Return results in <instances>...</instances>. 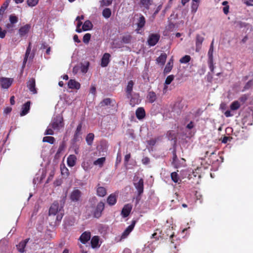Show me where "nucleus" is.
<instances>
[{"instance_id": "obj_1", "label": "nucleus", "mask_w": 253, "mask_h": 253, "mask_svg": "<svg viewBox=\"0 0 253 253\" xmlns=\"http://www.w3.org/2000/svg\"><path fill=\"white\" fill-rule=\"evenodd\" d=\"M64 123L63 116L58 114L54 115L51 120L48 126H47L44 134L45 135L54 134V130L56 132H61L64 128Z\"/></svg>"}, {"instance_id": "obj_2", "label": "nucleus", "mask_w": 253, "mask_h": 253, "mask_svg": "<svg viewBox=\"0 0 253 253\" xmlns=\"http://www.w3.org/2000/svg\"><path fill=\"white\" fill-rule=\"evenodd\" d=\"M133 181V185L137 192L136 197L133 199V202H135V205L136 206L139 203L141 199V195L144 192V180L142 178L135 176Z\"/></svg>"}, {"instance_id": "obj_3", "label": "nucleus", "mask_w": 253, "mask_h": 253, "mask_svg": "<svg viewBox=\"0 0 253 253\" xmlns=\"http://www.w3.org/2000/svg\"><path fill=\"white\" fill-rule=\"evenodd\" d=\"M49 214L54 215L57 214L56 219L57 220L60 221L64 214L63 206H59L57 202H54L49 208Z\"/></svg>"}, {"instance_id": "obj_4", "label": "nucleus", "mask_w": 253, "mask_h": 253, "mask_svg": "<svg viewBox=\"0 0 253 253\" xmlns=\"http://www.w3.org/2000/svg\"><path fill=\"white\" fill-rule=\"evenodd\" d=\"M146 24L145 18L142 14H139V17L137 19L136 25L137 28L135 31L137 34H141L143 32L142 29L144 27Z\"/></svg>"}, {"instance_id": "obj_5", "label": "nucleus", "mask_w": 253, "mask_h": 253, "mask_svg": "<svg viewBox=\"0 0 253 253\" xmlns=\"http://www.w3.org/2000/svg\"><path fill=\"white\" fill-rule=\"evenodd\" d=\"M82 195V192L78 189L75 188L70 194V199L72 202H79Z\"/></svg>"}, {"instance_id": "obj_6", "label": "nucleus", "mask_w": 253, "mask_h": 253, "mask_svg": "<svg viewBox=\"0 0 253 253\" xmlns=\"http://www.w3.org/2000/svg\"><path fill=\"white\" fill-rule=\"evenodd\" d=\"M160 36L157 34H152L149 35L147 42L149 45H155L160 40Z\"/></svg>"}, {"instance_id": "obj_7", "label": "nucleus", "mask_w": 253, "mask_h": 253, "mask_svg": "<svg viewBox=\"0 0 253 253\" xmlns=\"http://www.w3.org/2000/svg\"><path fill=\"white\" fill-rule=\"evenodd\" d=\"M104 209V203L100 202L97 205V206L94 210L93 212L94 216L96 218H99L101 215L102 211Z\"/></svg>"}, {"instance_id": "obj_8", "label": "nucleus", "mask_w": 253, "mask_h": 253, "mask_svg": "<svg viewBox=\"0 0 253 253\" xmlns=\"http://www.w3.org/2000/svg\"><path fill=\"white\" fill-rule=\"evenodd\" d=\"M13 82V79L8 78H1L0 83L2 88L7 89L10 87Z\"/></svg>"}, {"instance_id": "obj_9", "label": "nucleus", "mask_w": 253, "mask_h": 253, "mask_svg": "<svg viewBox=\"0 0 253 253\" xmlns=\"http://www.w3.org/2000/svg\"><path fill=\"white\" fill-rule=\"evenodd\" d=\"M35 86V80L33 78L30 79L27 83V87L30 91L33 94H36L37 92Z\"/></svg>"}, {"instance_id": "obj_10", "label": "nucleus", "mask_w": 253, "mask_h": 253, "mask_svg": "<svg viewBox=\"0 0 253 253\" xmlns=\"http://www.w3.org/2000/svg\"><path fill=\"white\" fill-rule=\"evenodd\" d=\"M204 40V38L199 34H197L196 37V51H199L201 49L202 43Z\"/></svg>"}, {"instance_id": "obj_11", "label": "nucleus", "mask_w": 253, "mask_h": 253, "mask_svg": "<svg viewBox=\"0 0 253 253\" xmlns=\"http://www.w3.org/2000/svg\"><path fill=\"white\" fill-rule=\"evenodd\" d=\"M136 118L139 120H142L145 117L146 113L143 107L138 108L135 112Z\"/></svg>"}, {"instance_id": "obj_12", "label": "nucleus", "mask_w": 253, "mask_h": 253, "mask_svg": "<svg viewBox=\"0 0 253 253\" xmlns=\"http://www.w3.org/2000/svg\"><path fill=\"white\" fill-rule=\"evenodd\" d=\"M29 239H26L19 243L18 245L16 246L18 251L20 253H24L26 251L25 249L26 244L28 242Z\"/></svg>"}, {"instance_id": "obj_13", "label": "nucleus", "mask_w": 253, "mask_h": 253, "mask_svg": "<svg viewBox=\"0 0 253 253\" xmlns=\"http://www.w3.org/2000/svg\"><path fill=\"white\" fill-rule=\"evenodd\" d=\"M110 54L105 53L101 58V66L102 67H106L110 62Z\"/></svg>"}, {"instance_id": "obj_14", "label": "nucleus", "mask_w": 253, "mask_h": 253, "mask_svg": "<svg viewBox=\"0 0 253 253\" xmlns=\"http://www.w3.org/2000/svg\"><path fill=\"white\" fill-rule=\"evenodd\" d=\"M31 26L29 24H26L25 25L21 27L19 30V34L21 37H23L28 34L29 32Z\"/></svg>"}, {"instance_id": "obj_15", "label": "nucleus", "mask_w": 253, "mask_h": 253, "mask_svg": "<svg viewBox=\"0 0 253 253\" xmlns=\"http://www.w3.org/2000/svg\"><path fill=\"white\" fill-rule=\"evenodd\" d=\"M68 86L70 88L79 89L80 88V84L75 80H70L68 83Z\"/></svg>"}, {"instance_id": "obj_16", "label": "nucleus", "mask_w": 253, "mask_h": 253, "mask_svg": "<svg viewBox=\"0 0 253 253\" xmlns=\"http://www.w3.org/2000/svg\"><path fill=\"white\" fill-rule=\"evenodd\" d=\"M90 237L91 236L90 232H84L81 235L80 238V240L82 243L85 244L90 240Z\"/></svg>"}, {"instance_id": "obj_17", "label": "nucleus", "mask_w": 253, "mask_h": 253, "mask_svg": "<svg viewBox=\"0 0 253 253\" xmlns=\"http://www.w3.org/2000/svg\"><path fill=\"white\" fill-rule=\"evenodd\" d=\"M115 101L109 98L104 99L102 102H100L101 106H105L108 105L114 106L115 105Z\"/></svg>"}, {"instance_id": "obj_18", "label": "nucleus", "mask_w": 253, "mask_h": 253, "mask_svg": "<svg viewBox=\"0 0 253 253\" xmlns=\"http://www.w3.org/2000/svg\"><path fill=\"white\" fill-rule=\"evenodd\" d=\"M30 108V102L28 101L25 103L22 107V111L20 113V116H23L26 115L29 111Z\"/></svg>"}, {"instance_id": "obj_19", "label": "nucleus", "mask_w": 253, "mask_h": 253, "mask_svg": "<svg viewBox=\"0 0 253 253\" xmlns=\"http://www.w3.org/2000/svg\"><path fill=\"white\" fill-rule=\"evenodd\" d=\"M77 158L74 155H70L67 158V164L69 167H74L76 162Z\"/></svg>"}, {"instance_id": "obj_20", "label": "nucleus", "mask_w": 253, "mask_h": 253, "mask_svg": "<svg viewBox=\"0 0 253 253\" xmlns=\"http://www.w3.org/2000/svg\"><path fill=\"white\" fill-rule=\"evenodd\" d=\"M91 245L93 248H98L100 246L98 236H95L92 237L91 240Z\"/></svg>"}, {"instance_id": "obj_21", "label": "nucleus", "mask_w": 253, "mask_h": 253, "mask_svg": "<svg viewBox=\"0 0 253 253\" xmlns=\"http://www.w3.org/2000/svg\"><path fill=\"white\" fill-rule=\"evenodd\" d=\"M147 98L149 102L152 103L156 100L157 96L156 93L154 91H151L148 92Z\"/></svg>"}, {"instance_id": "obj_22", "label": "nucleus", "mask_w": 253, "mask_h": 253, "mask_svg": "<svg viewBox=\"0 0 253 253\" xmlns=\"http://www.w3.org/2000/svg\"><path fill=\"white\" fill-rule=\"evenodd\" d=\"M117 201L116 196L114 194H112L107 198V203L110 205L113 206L115 205Z\"/></svg>"}, {"instance_id": "obj_23", "label": "nucleus", "mask_w": 253, "mask_h": 253, "mask_svg": "<svg viewBox=\"0 0 253 253\" xmlns=\"http://www.w3.org/2000/svg\"><path fill=\"white\" fill-rule=\"evenodd\" d=\"M96 192L97 195L99 197H104L107 193L106 188L102 186H98Z\"/></svg>"}, {"instance_id": "obj_24", "label": "nucleus", "mask_w": 253, "mask_h": 253, "mask_svg": "<svg viewBox=\"0 0 253 253\" xmlns=\"http://www.w3.org/2000/svg\"><path fill=\"white\" fill-rule=\"evenodd\" d=\"M167 57L166 53H162L160 56L157 58V62L162 65H164L166 61Z\"/></svg>"}, {"instance_id": "obj_25", "label": "nucleus", "mask_w": 253, "mask_h": 253, "mask_svg": "<svg viewBox=\"0 0 253 253\" xmlns=\"http://www.w3.org/2000/svg\"><path fill=\"white\" fill-rule=\"evenodd\" d=\"M140 100L139 99V95L135 94L133 97H132L130 100V105L132 106H134L135 104H137L139 103Z\"/></svg>"}, {"instance_id": "obj_26", "label": "nucleus", "mask_w": 253, "mask_h": 253, "mask_svg": "<svg viewBox=\"0 0 253 253\" xmlns=\"http://www.w3.org/2000/svg\"><path fill=\"white\" fill-rule=\"evenodd\" d=\"M173 67V60H170L169 61L167 64L164 70V73L165 74H168L170 72Z\"/></svg>"}, {"instance_id": "obj_27", "label": "nucleus", "mask_w": 253, "mask_h": 253, "mask_svg": "<svg viewBox=\"0 0 253 253\" xmlns=\"http://www.w3.org/2000/svg\"><path fill=\"white\" fill-rule=\"evenodd\" d=\"M92 27V23L89 21L86 20L84 22V23L83 26H82V30L83 31H87L88 30H90Z\"/></svg>"}, {"instance_id": "obj_28", "label": "nucleus", "mask_w": 253, "mask_h": 253, "mask_svg": "<svg viewBox=\"0 0 253 253\" xmlns=\"http://www.w3.org/2000/svg\"><path fill=\"white\" fill-rule=\"evenodd\" d=\"M170 177L172 179V180L175 182V183H178L179 182V181L180 182L181 181V179H180L178 174L176 172H172L171 173Z\"/></svg>"}, {"instance_id": "obj_29", "label": "nucleus", "mask_w": 253, "mask_h": 253, "mask_svg": "<svg viewBox=\"0 0 253 253\" xmlns=\"http://www.w3.org/2000/svg\"><path fill=\"white\" fill-rule=\"evenodd\" d=\"M105 161V157H101L98 158L97 160L93 162V164L95 166H98L99 167H102Z\"/></svg>"}, {"instance_id": "obj_30", "label": "nucleus", "mask_w": 253, "mask_h": 253, "mask_svg": "<svg viewBox=\"0 0 253 253\" xmlns=\"http://www.w3.org/2000/svg\"><path fill=\"white\" fill-rule=\"evenodd\" d=\"M82 167L85 171H88L91 169V164L90 162H83Z\"/></svg>"}, {"instance_id": "obj_31", "label": "nucleus", "mask_w": 253, "mask_h": 253, "mask_svg": "<svg viewBox=\"0 0 253 253\" xmlns=\"http://www.w3.org/2000/svg\"><path fill=\"white\" fill-rule=\"evenodd\" d=\"M152 0H140V3L146 9H148L152 4Z\"/></svg>"}, {"instance_id": "obj_32", "label": "nucleus", "mask_w": 253, "mask_h": 253, "mask_svg": "<svg viewBox=\"0 0 253 253\" xmlns=\"http://www.w3.org/2000/svg\"><path fill=\"white\" fill-rule=\"evenodd\" d=\"M31 50V43L30 42L29 46L27 48L26 52L25 53V56L24 59L23 61V66H25V64L28 60V57L30 54Z\"/></svg>"}, {"instance_id": "obj_33", "label": "nucleus", "mask_w": 253, "mask_h": 253, "mask_svg": "<svg viewBox=\"0 0 253 253\" xmlns=\"http://www.w3.org/2000/svg\"><path fill=\"white\" fill-rule=\"evenodd\" d=\"M213 41H212L210 45L209 50L208 51V59H213Z\"/></svg>"}, {"instance_id": "obj_34", "label": "nucleus", "mask_w": 253, "mask_h": 253, "mask_svg": "<svg viewBox=\"0 0 253 253\" xmlns=\"http://www.w3.org/2000/svg\"><path fill=\"white\" fill-rule=\"evenodd\" d=\"M55 141V138L52 136H44L42 139L43 142H47L51 144H53Z\"/></svg>"}, {"instance_id": "obj_35", "label": "nucleus", "mask_w": 253, "mask_h": 253, "mask_svg": "<svg viewBox=\"0 0 253 253\" xmlns=\"http://www.w3.org/2000/svg\"><path fill=\"white\" fill-rule=\"evenodd\" d=\"M133 85L134 83L132 81H130L127 83V98H129V96L131 95Z\"/></svg>"}, {"instance_id": "obj_36", "label": "nucleus", "mask_w": 253, "mask_h": 253, "mask_svg": "<svg viewBox=\"0 0 253 253\" xmlns=\"http://www.w3.org/2000/svg\"><path fill=\"white\" fill-rule=\"evenodd\" d=\"M111 11L110 8H106L102 11V15L105 18H108L111 16Z\"/></svg>"}, {"instance_id": "obj_37", "label": "nucleus", "mask_w": 253, "mask_h": 253, "mask_svg": "<svg viewBox=\"0 0 253 253\" xmlns=\"http://www.w3.org/2000/svg\"><path fill=\"white\" fill-rule=\"evenodd\" d=\"M240 107V104L238 101L233 102L230 105V109L232 110H236Z\"/></svg>"}, {"instance_id": "obj_38", "label": "nucleus", "mask_w": 253, "mask_h": 253, "mask_svg": "<svg viewBox=\"0 0 253 253\" xmlns=\"http://www.w3.org/2000/svg\"><path fill=\"white\" fill-rule=\"evenodd\" d=\"M94 139V134L93 133H89L86 137V141L88 145H91Z\"/></svg>"}, {"instance_id": "obj_39", "label": "nucleus", "mask_w": 253, "mask_h": 253, "mask_svg": "<svg viewBox=\"0 0 253 253\" xmlns=\"http://www.w3.org/2000/svg\"><path fill=\"white\" fill-rule=\"evenodd\" d=\"M191 60V57L189 55H186L182 57L179 60V62L181 63H188Z\"/></svg>"}, {"instance_id": "obj_40", "label": "nucleus", "mask_w": 253, "mask_h": 253, "mask_svg": "<svg viewBox=\"0 0 253 253\" xmlns=\"http://www.w3.org/2000/svg\"><path fill=\"white\" fill-rule=\"evenodd\" d=\"M136 222V220H132L130 225L127 226V235L132 231Z\"/></svg>"}, {"instance_id": "obj_41", "label": "nucleus", "mask_w": 253, "mask_h": 253, "mask_svg": "<svg viewBox=\"0 0 253 253\" xmlns=\"http://www.w3.org/2000/svg\"><path fill=\"white\" fill-rule=\"evenodd\" d=\"M208 65L210 71L211 73L214 72V66L213 64V59H208Z\"/></svg>"}, {"instance_id": "obj_42", "label": "nucleus", "mask_w": 253, "mask_h": 253, "mask_svg": "<svg viewBox=\"0 0 253 253\" xmlns=\"http://www.w3.org/2000/svg\"><path fill=\"white\" fill-rule=\"evenodd\" d=\"M82 128V123H80V124H79V125L77 127V129H76V132L75 133V135H74L75 138H77V137L78 136V135L79 134H80Z\"/></svg>"}, {"instance_id": "obj_43", "label": "nucleus", "mask_w": 253, "mask_h": 253, "mask_svg": "<svg viewBox=\"0 0 253 253\" xmlns=\"http://www.w3.org/2000/svg\"><path fill=\"white\" fill-rule=\"evenodd\" d=\"M174 78V76L173 75L168 76L166 79L165 84L167 85L169 84L173 80Z\"/></svg>"}, {"instance_id": "obj_44", "label": "nucleus", "mask_w": 253, "mask_h": 253, "mask_svg": "<svg viewBox=\"0 0 253 253\" xmlns=\"http://www.w3.org/2000/svg\"><path fill=\"white\" fill-rule=\"evenodd\" d=\"M112 2V0H101L100 1V5L101 6H108Z\"/></svg>"}, {"instance_id": "obj_45", "label": "nucleus", "mask_w": 253, "mask_h": 253, "mask_svg": "<svg viewBox=\"0 0 253 253\" xmlns=\"http://www.w3.org/2000/svg\"><path fill=\"white\" fill-rule=\"evenodd\" d=\"M88 66H89L88 62H87L85 64L82 65L81 66V71L83 73H86L88 71Z\"/></svg>"}, {"instance_id": "obj_46", "label": "nucleus", "mask_w": 253, "mask_h": 253, "mask_svg": "<svg viewBox=\"0 0 253 253\" xmlns=\"http://www.w3.org/2000/svg\"><path fill=\"white\" fill-rule=\"evenodd\" d=\"M9 21L12 24L16 23L18 22V18L14 15H10L9 16Z\"/></svg>"}, {"instance_id": "obj_47", "label": "nucleus", "mask_w": 253, "mask_h": 253, "mask_svg": "<svg viewBox=\"0 0 253 253\" xmlns=\"http://www.w3.org/2000/svg\"><path fill=\"white\" fill-rule=\"evenodd\" d=\"M199 2H192L191 5L192 11L194 13L196 12L199 7Z\"/></svg>"}, {"instance_id": "obj_48", "label": "nucleus", "mask_w": 253, "mask_h": 253, "mask_svg": "<svg viewBox=\"0 0 253 253\" xmlns=\"http://www.w3.org/2000/svg\"><path fill=\"white\" fill-rule=\"evenodd\" d=\"M91 37V35L89 33L85 34L83 37V42L85 43H88Z\"/></svg>"}, {"instance_id": "obj_49", "label": "nucleus", "mask_w": 253, "mask_h": 253, "mask_svg": "<svg viewBox=\"0 0 253 253\" xmlns=\"http://www.w3.org/2000/svg\"><path fill=\"white\" fill-rule=\"evenodd\" d=\"M39 0H27V3L29 6H35L38 2Z\"/></svg>"}, {"instance_id": "obj_50", "label": "nucleus", "mask_w": 253, "mask_h": 253, "mask_svg": "<svg viewBox=\"0 0 253 253\" xmlns=\"http://www.w3.org/2000/svg\"><path fill=\"white\" fill-rule=\"evenodd\" d=\"M232 139V137L226 136H224L223 138H221L222 143H224V144L227 143L228 141H231Z\"/></svg>"}, {"instance_id": "obj_51", "label": "nucleus", "mask_w": 253, "mask_h": 253, "mask_svg": "<svg viewBox=\"0 0 253 253\" xmlns=\"http://www.w3.org/2000/svg\"><path fill=\"white\" fill-rule=\"evenodd\" d=\"M61 173L63 175H68L69 170L65 166L61 168Z\"/></svg>"}, {"instance_id": "obj_52", "label": "nucleus", "mask_w": 253, "mask_h": 253, "mask_svg": "<svg viewBox=\"0 0 253 253\" xmlns=\"http://www.w3.org/2000/svg\"><path fill=\"white\" fill-rule=\"evenodd\" d=\"M78 23L77 25V28L76 31L78 33H81L82 32V30L80 29L81 26L82 25V22L80 21V20H77Z\"/></svg>"}, {"instance_id": "obj_53", "label": "nucleus", "mask_w": 253, "mask_h": 253, "mask_svg": "<svg viewBox=\"0 0 253 253\" xmlns=\"http://www.w3.org/2000/svg\"><path fill=\"white\" fill-rule=\"evenodd\" d=\"M150 159L148 157H144L142 159V163L144 165H147V164H148L150 163Z\"/></svg>"}, {"instance_id": "obj_54", "label": "nucleus", "mask_w": 253, "mask_h": 253, "mask_svg": "<svg viewBox=\"0 0 253 253\" xmlns=\"http://www.w3.org/2000/svg\"><path fill=\"white\" fill-rule=\"evenodd\" d=\"M242 2L247 6H252L253 4L250 2H253V0H242Z\"/></svg>"}, {"instance_id": "obj_55", "label": "nucleus", "mask_w": 253, "mask_h": 253, "mask_svg": "<svg viewBox=\"0 0 253 253\" xmlns=\"http://www.w3.org/2000/svg\"><path fill=\"white\" fill-rule=\"evenodd\" d=\"M122 214L124 217H126V205L124 206V208L122 211Z\"/></svg>"}, {"instance_id": "obj_56", "label": "nucleus", "mask_w": 253, "mask_h": 253, "mask_svg": "<svg viewBox=\"0 0 253 253\" xmlns=\"http://www.w3.org/2000/svg\"><path fill=\"white\" fill-rule=\"evenodd\" d=\"M6 34V31L5 30H2L1 27H0V38H4Z\"/></svg>"}, {"instance_id": "obj_57", "label": "nucleus", "mask_w": 253, "mask_h": 253, "mask_svg": "<svg viewBox=\"0 0 253 253\" xmlns=\"http://www.w3.org/2000/svg\"><path fill=\"white\" fill-rule=\"evenodd\" d=\"M229 5H226L224 6L223 8V11L224 13L227 15L229 13Z\"/></svg>"}, {"instance_id": "obj_58", "label": "nucleus", "mask_w": 253, "mask_h": 253, "mask_svg": "<svg viewBox=\"0 0 253 253\" xmlns=\"http://www.w3.org/2000/svg\"><path fill=\"white\" fill-rule=\"evenodd\" d=\"M177 157L176 154V152L173 151V158H172V163L176 162L177 161Z\"/></svg>"}, {"instance_id": "obj_59", "label": "nucleus", "mask_w": 253, "mask_h": 253, "mask_svg": "<svg viewBox=\"0 0 253 253\" xmlns=\"http://www.w3.org/2000/svg\"><path fill=\"white\" fill-rule=\"evenodd\" d=\"M90 92L93 94H95L96 92V87L94 85H91L90 89Z\"/></svg>"}, {"instance_id": "obj_60", "label": "nucleus", "mask_w": 253, "mask_h": 253, "mask_svg": "<svg viewBox=\"0 0 253 253\" xmlns=\"http://www.w3.org/2000/svg\"><path fill=\"white\" fill-rule=\"evenodd\" d=\"M224 115L226 117H229L232 116V114L229 110L226 111L224 113Z\"/></svg>"}, {"instance_id": "obj_61", "label": "nucleus", "mask_w": 253, "mask_h": 253, "mask_svg": "<svg viewBox=\"0 0 253 253\" xmlns=\"http://www.w3.org/2000/svg\"><path fill=\"white\" fill-rule=\"evenodd\" d=\"M252 81H248L245 86V88L248 89L250 87V86L252 85Z\"/></svg>"}, {"instance_id": "obj_62", "label": "nucleus", "mask_w": 253, "mask_h": 253, "mask_svg": "<svg viewBox=\"0 0 253 253\" xmlns=\"http://www.w3.org/2000/svg\"><path fill=\"white\" fill-rule=\"evenodd\" d=\"M194 127L193 123L192 122H190L187 125L186 127L188 129H192Z\"/></svg>"}, {"instance_id": "obj_63", "label": "nucleus", "mask_w": 253, "mask_h": 253, "mask_svg": "<svg viewBox=\"0 0 253 253\" xmlns=\"http://www.w3.org/2000/svg\"><path fill=\"white\" fill-rule=\"evenodd\" d=\"M73 39L74 41L77 43H80L81 42V41L79 39L78 36L77 35L74 36Z\"/></svg>"}, {"instance_id": "obj_64", "label": "nucleus", "mask_w": 253, "mask_h": 253, "mask_svg": "<svg viewBox=\"0 0 253 253\" xmlns=\"http://www.w3.org/2000/svg\"><path fill=\"white\" fill-rule=\"evenodd\" d=\"M132 206L131 205L127 204V216L129 214L131 210H132Z\"/></svg>"}]
</instances>
